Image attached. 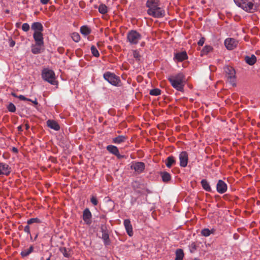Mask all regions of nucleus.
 <instances>
[{"label":"nucleus","instance_id":"obj_1","mask_svg":"<svg viewBox=\"0 0 260 260\" xmlns=\"http://www.w3.org/2000/svg\"><path fill=\"white\" fill-rule=\"evenodd\" d=\"M146 7L147 14L154 18H162L165 16V11L160 7L159 0H147Z\"/></svg>","mask_w":260,"mask_h":260},{"label":"nucleus","instance_id":"obj_2","mask_svg":"<svg viewBox=\"0 0 260 260\" xmlns=\"http://www.w3.org/2000/svg\"><path fill=\"white\" fill-rule=\"evenodd\" d=\"M173 88L179 91H183L185 85V77L182 73H179L168 77Z\"/></svg>","mask_w":260,"mask_h":260},{"label":"nucleus","instance_id":"obj_3","mask_svg":"<svg viewBox=\"0 0 260 260\" xmlns=\"http://www.w3.org/2000/svg\"><path fill=\"white\" fill-rule=\"evenodd\" d=\"M235 4L247 13L255 12L258 8L253 0H234Z\"/></svg>","mask_w":260,"mask_h":260},{"label":"nucleus","instance_id":"obj_4","mask_svg":"<svg viewBox=\"0 0 260 260\" xmlns=\"http://www.w3.org/2000/svg\"><path fill=\"white\" fill-rule=\"evenodd\" d=\"M42 77L43 80L52 85H55L57 84L55 73L52 70L47 68L44 69L42 72Z\"/></svg>","mask_w":260,"mask_h":260},{"label":"nucleus","instance_id":"obj_5","mask_svg":"<svg viewBox=\"0 0 260 260\" xmlns=\"http://www.w3.org/2000/svg\"><path fill=\"white\" fill-rule=\"evenodd\" d=\"M142 39V36L136 30H132L129 31L127 35V39L131 44H137Z\"/></svg>","mask_w":260,"mask_h":260},{"label":"nucleus","instance_id":"obj_6","mask_svg":"<svg viewBox=\"0 0 260 260\" xmlns=\"http://www.w3.org/2000/svg\"><path fill=\"white\" fill-rule=\"evenodd\" d=\"M224 71L228 81L233 86L236 85L235 74L236 72L234 69L230 66H226L224 68Z\"/></svg>","mask_w":260,"mask_h":260},{"label":"nucleus","instance_id":"obj_7","mask_svg":"<svg viewBox=\"0 0 260 260\" xmlns=\"http://www.w3.org/2000/svg\"><path fill=\"white\" fill-rule=\"evenodd\" d=\"M104 78L112 85L117 86L120 82L118 77L116 76L114 73L110 72H107L104 74Z\"/></svg>","mask_w":260,"mask_h":260},{"label":"nucleus","instance_id":"obj_8","mask_svg":"<svg viewBox=\"0 0 260 260\" xmlns=\"http://www.w3.org/2000/svg\"><path fill=\"white\" fill-rule=\"evenodd\" d=\"M101 230L102 233V239L104 241L105 245L107 246L110 245V241L109 236L106 225L102 224L101 226Z\"/></svg>","mask_w":260,"mask_h":260},{"label":"nucleus","instance_id":"obj_9","mask_svg":"<svg viewBox=\"0 0 260 260\" xmlns=\"http://www.w3.org/2000/svg\"><path fill=\"white\" fill-rule=\"evenodd\" d=\"M132 169L134 170L138 174L143 172L145 168V165L143 162L134 161L132 162L131 167Z\"/></svg>","mask_w":260,"mask_h":260},{"label":"nucleus","instance_id":"obj_10","mask_svg":"<svg viewBox=\"0 0 260 260\" xmlns=\"http://www.w3.org/2000/svg\"><path fill=\"white\" fill-rule=\"evenodd\" d=\"M180 166L181 167H185L188 164V156L186 151L181 152L179 155Z\"/></svg>","mask_w":260,"mask_h":260},{"label":"nucleus","instance_id":"obj_11","mask_svg":"<svg viewBox=\"0 0 260 260\" xmlns=\"http://www.w3.org/2000/svg\"><path fill=\"white\" fill-rule=\"evenodd\" d=\"M107 150L111 153L115 155L118 159H121L124 157V155L119 153L118 148L114 145H109L107 146Z\"/></svg>","mask_w":260,"mask_h":260},{"label":"nucleus","instance_id":"obj_12","mask_svg":"<svg viewBox=\"0 0 260 260\" xmlns=\"http://www.w3.org/2000/svg\"><path fill=\"white\" fill-rule=\"evenodd\" d=\"M238 42L233 38H228L224 41V45L229 50L234 49L237 45Z\"/></svg>","mask_w":260,"mask_h":260},{"label":"nucleus","instance_id":"obj_13","mask_svg":"<svg viewBox=\"0 0 260 260\" xmlns=\"http://www.w3.org/2000/svg\"><path fill=\"white\" fill-rule=\"evenodd\" d=\"M92 214L88 208H86L83 212L82 218L85 223L90 225L91 223Z\"/></svg>","mask_w":260,"mask_h":260},{"label":"nucleus","instance_id":"obj_14","mask_svg":"<svg viewBox=\"0 0 260 260\" xmlns=\"http://www.w3.org/2000/svg\"><path fill=\"white\" fill-rule=\"evenodd\" d=\"M11 169L9 166L5 163H0V175H5L8 176L11 173Z\"/></svg>","mask_w":260,"mask_h":260},{"label":"nucleus","instance_id":"obj_15","mask_svg":"<svg viewBox=\"0 0 260 260\" xmlns=\"http://www.w3.org/2000/svg\"><path fill=\"white\" fill-rule=\"evenodd\" d=\"M227 188L226 184L222 180H219L216 185L217 192L219 193H223L227 190Z\"/></svg>","mask_w":260,"mask_h":260},{"label":"nucleus","instance_id":"obj_16","mask_svg":"<svg viewBox=\"0 0 260 260\" xmlns=\"http://www.w3.org/2000/svg\"><path fill=\"white\" fill-rule=\"evenodd\" d=\"M33 37L36 43L39 45H44V38L42 32H34Z\"/></svg>","mask_w":260,"mask_h":260},{"label":"nucleus","instance_id":"obj_17","mask_svg":"<svg viewBox=\"0 0 260 260\" xmlns=\"http://www.w3.org/2000/svg\"><path fill=\"white\" fill-rule=\"evenodd\" d=\"M123 224L128 235L131 237L133 235V231L131 221L129 219H125Z\"/></svg>","mask_w":260,"mask_h":260},{"label":"nucleus","instance_id":"obj_18","mask_svg":"<svg viewBox=\"0 0 260 260\" xmlns=\"http://www.w3.org/2000/svg\"><path fill=\"white\" fill-rule=\"evenodd\" d=\"M31 28L34 32H42L43 26L42 24L39 22H36L32 23Z\"/></svg>","mask_w":260,"mask_h":260},{"label":"nucleus","instance_id":"obj_19","mask_svg":"<svg viewBox=\"0 0 260 260\" xmlns=\"http://www.w3.org/2000/svg\"><path fill=\"white\" fill-rule=\"evenodd\" d=\"M174 58L178 61H182L187 58V55L185 51L176 53Z\"/></svg>","mask_w":260,"mask_h":260},{"label":"nucleus","instance_id":"obj_20","mask_svg":"<svg viewBox=\"0 0 260 260\" xmlns=\"http://www.w3.org/2000/svg\"><path fill=\"white\" fill-rule=\"evenodd\" d=\"M47 126L55 131H58L60 129L59 124L54 120H48L47 121Z\"/></svg>","mask_w":260,"mask_h":260},{"label":"nucleus","instance_id":"obj_21","mask_svg":"<svg viewBox=\"0 0 260 260\" xmlns=\"http://www.w3.org/2000/svg\"><path fill=\"white\" fill-rule=\"evenodd\" d=\"M245 61L249 65L252 66L256 62V57L253 54L250 56H246L245 57Z\"/></svg>","mask_w":260,"mask_h":260},{"label":"nucleus","instance_id":"obj_22","mask_svg":"<svg viewBox=\"0 0 260 260\" xmlns=\"http://www.w3.org/2000/svg\"><path fill=\"white\" fill-rule=\"evenodd\" d=\"M176 160L175 157L173 156H170L166 159V166L170 168L173 165H175Z\"/></svg>","mask_w":260,"mask_h":260},{"label":"nucleus","instance_id":"obj_23","mask_svg":"<svg viewBox=\"0 0 260 260\" xmlns=\"http://www.w3.org/2000/svg\"><path fill=\"white\" fill-rule=\"evenodd\" d=\"M127 140L126 136L120 135L113 139V142L115 144H120L125 142Z\"/></svg>","mask_w":260,"mask_h":260},{"label":"nucleus","instance_id":"obj_24","mask_svg":"<svg viewBox=\"0 0 260 260\" xmlns=\"http://www.w3.org/2000/svg\"><path fill=\"white\" fill-rule=\"evenodd\" d=\"M202 187L204 190L210 192L211 191V188L209 182L206 179L202 180L201 182Z\"/></svg>","mask_w":260,"mask_h":260},{"label":"nucleus","instance_id":"obj_25","mask_svg":"<svg viewBox=\"0 0 260 260\" xmlns=\"http://www.w3.org/2000/svg\"><path fill=\"white\" fill-rule=\"evenodd\" d=\"M43 45H39L37 43L34 46H32L31 48V52L32 53L35 54H39L41 53L42 50V47Z\"/></svg>","mask_w":260,"mask_h":260},{"label":"nucleus","instance_id":"obj_26","mask_svg":"<svg viewBox=\"0 0 260 260\" xmlns=\"http://www.w3.org/2000/svg\"><path fill=\"white\" fill-rule=\"evenodd\" d=\"M34 250V247L31 246L28 249H24L21 252V255L22 257H25L29 255Z\"/></svg>","mask_w":260,"mask_h":260},{"label":"nucleus","instance_id":"obj_27","mask_svg":"<svg viewBox=\"0 0 260 260\" xmlns=\"http://www.w3.org/2000/svg\"><path fill=\"white\" fill-rule=\"evenodd\" d=\"M80 32L82 35L87 36L90 34L91 29L87 26L84 25L80 27Z\"/></svg>","mask_w":260,"mask_h":260},{"label":"nucleus","instance_id":"obj_28","mask_svg":"<svg viewBox=\"0 0 260 260\" xmlns=\"http://www.w3.org/2000/svg\"><path fill=\"white\" fill-rule=\"evenodd\" d=\"M160 175L164 182H168L171 178L170 174L167 172H161Z\"/></svg>","mask_w":260,"mask_h":260},{"label":"nucleus","instance_id":"obj_29","mask_svg":"<svg viewBox=\"0 0 260 260\" xmlns=\"http://www.w3.org/2000/svg\"><path fill=\"white\" fill-rule=\"evenodd\" d=\"M60 251L66 257H70L71 256V252L69 249H67L65 247H61L59 249Z\"/></svg>","mask_w":260,"mask_h":260},{"label":"nucleus","instance_id":"obj_30","mask_svg":"<svg viewBox=\"0 0 260 260\" xmlns=\"http://www.w3.org/2000/svg\"><path fill=\"white\" fill-rule=\"evenodd\" d=\"M184 256V253L182 249H178L176 251L175 260H182Z\"/></svg>","mask_w":260,"mask_h":260},{"label":"nucleus","instance_id":"obj_31","mask_svg":"<svg viewBox=\"0 0 260 260\" xmlns=\"http://www.w3.org/2000/svg\"><path fill=\"white\" fill-rule=\"evenodd\" d=\"M107 7L104 4H101L99 7V11L100 13L105 14L107 12Z\"/></svg>","mask_w":260,"mask_h":260},{"label":"nucleus","instance_id":"obj_32","mask_svg":"<svg viewBox=\"0 0 260 260\" xmlns=\"http://www.w3.org/2000/svg\"><path fill=\"white\" fill-rule=\"evenodd\" d=\"M212 50V47L210 46H205L201 51L202 55L207 54Z\"/></svg>","mask_w":260,"mask_h":260},{"label":"nucleus","instance_id":"obj_33","mask_svg":"<svg viewBox=\"0 0 260 260\" xmlns=\"http://www.w3.org/2000/svg\"><path fill=\"white\" fill-rule=\"evenodd\" d=\"M149 94L151 95L157 96L161 94V90L158 88L152 89L150 91Z\"/></svg>","mask_w":260,"mask_h":260},{"label":"nucleus","instance_id":"obj_34","mask_svg":"<svg viewBox=\"0 0 260 260\" xmlns=\"http://www.w3.org/2000/svg\"><path fill=\"white\" fill-rule=\"evenodd\" d=\"M71 37L73 40L75 42H78L80 40V36L77 32H73L72 34Z\"/></svg>","mask_w":260,"mask_h":260},{"label":"nucleus","instance_id":"obj_35","mask_svg":"<svg viewBox=\"0 0 260 260\" xmlns=\"http://www.w3.org/2000/svg\"><path fill=\"white\" fill-rule=\"evenodd\" d=\"M41 220L38 218H32L28 219L27 221V224H31L34 223H41Z\"/></svg>","mask_w":260,"mask_h":260},{"label":"nucleus","instance_id":"obj_36","mask_svg":"<svg viewBox=\"0 0 260 260\" xmlns=\"http://www.w3.org/2000/svg\"><path fill=\"white\" fill-rule=\"evenodd\" d=\"M91 52L92 55L95 57H99L100 55V53L94 46H92L91 47Z\"/></svg>","mask_w":260,"mask_h":260},{"label":"nucleus","instance_id":"obj_37","mask_svg":"<svg viewBox=\"0 0 260 260\" xmlns=\"http://www.w3.org/2000/svg\"><path fill=\"white\" fill-rule=\"evenodd\" d=\"M212 232L208 229H204L201 231V234L205 237H208L210 235Z\"/></svg>","mask_w":260,"mask_h":260},{"label":"nucleus","instance_id":"obj_38","mask_svg":"<svg viewBox=\"0 0 260 260\" xmlns=\"http://www.w3.org/2000/svg\"><path fill=\"white\" fill-rule=\"evenodd\" d=\"M133 55L134 58H135L137 61H140V58H141V55L138 50H134L133 51Z\"/></svg>","mask_w":260,"mask_h":260},{"label":"nucleus","instance_id":"obj_39","mask_svg":"<svg viewBox=\"0 0 260 260\" xmlns=\"http://www.w3.org/2000/svg\"><path fill=\"white\" fill-rule=\"evenodd\" d=\"M8 110L11 112H15L16 111V107L12 103H10L7 106Z\"/></svg>","mask_w":260,"mask_h":260},{"label":"nucleus","instance_id":"obj_40","mask_svg":"<svg viewBox=\"0 0 260 260\" xmlns=\"http://www.w3.org/2000/svg\"><path fill=\"white\" fill-rule=\"evenodd\" d=\"M189 250L191 253H193L197 250V245L194 242H192L189 245Z\"/></svg>","mask_w":260,"mask_h":260},{"label":"nucleus","instance_id":"obj_41","mask_svg":"<svg viewBox=\"0 0 260 260\" xmlns=\"http://www.w3.org/2000/svg\"><path fill=\"white\" fill-rule=\"evenodd\" d=\"M29 28H30L29 25L27 23H24L22 25V29L24 31L26 32V31H28Z\"/></svg>","mask_w":260,"mask_h":260},{"label":"nucleus","instance_id":"obj_42","mask_svg":"<svg viewBox=\"0 0 260 260\" xmlns=\"http://www.w3.org/2000/svg\"><path fill=\"white\" fill-rule=\"evenodd\" d=\"M133 187L136 189L140 187V184L138 181H135L132 183Z\"/></svg>","mask_w":260,"mask_h":260},{"label":"nucleus","instance_id":"obj_43","mask_svg":"<svg viewBox=\"0 0 260 260\" xmlns=\"http://www.w3.org/2000/svg\"><path fill=\"white\" fill-rule=\"evenodd\" d=\"M90 201L92 203V204H93L94 206H96L98 205V202L96 198V197L93 196L90 199Z\"/></svg>","mask_w":260,"mask_h":260},{"label":"nucleus","instance_id":"obj_44","mask_svg":"<svg viewBox=\"0 0 260 260\" xmlns=\"http://www.w3.org/2000/svg\"><path fill=\"white\" fill-rule=\"evenodd\" d=\"M18 98L20 100H22V101H31V100L30 99H28V98H25L24 95H20L18 96Z\"/></svg>","mask_w":260,"mask_h":260},{"label":"nucleus","instance_id":"obj_45","mask_svg":"<svg viewBox=\"0 0 260 260\" xmlns=\"http://www.w3.org/2000/svg\"><path fill=\"white\" fill-rule=\"evenodd\" d=\"M29 224H27L24 228V231L28 234H30Z\"/></svg>","mask_w":260,"mask_h":260},{"label":"nucleus","instance_id":"obj_46","mask_svg":"<svg viewBox=\"0 0 260 260\" xmlns=\"http://www.w3.org/2000/svg\"><path fill=\"white\" fill-rule=\"evenodd\" d=\"M204 42H205V39H204V38H202V39H201L199 41V42H198V45H199V46H203V44H204Z\"/></svg>","mask_w":260,"mask_h":260},{"label":"nucleus","instance_id":"obj_47","mask_svg":"<svg viewBox=\"0 0 260 260\" xmlns=\"http://www.w3.org/2000/svg\"><path fill=\"white\" fill-rule=\"evenodd\" d=\"M49 1V0H40V2L43 5L47 4Z\"/></svg>","mask_w":260,"mask_h":260},{"label":"nucleus","instance_id":"obj_48","mask_svg":"<svg viewBox=\"0 0 260 260\" xmlns=\"http://www.w3.org/2000/svg\"><path fill=\"white\" fill-rule=\"evenodd\" d=\"M15 44V42L14 41H11L10 43V46L11 47H13Z\"/></svg>","mask_w":260,"mask_h":260},{"label":"nucleus","instance_id":"obj_49","mask_svg":"<svg viewBox=\"0 0 260 260\" xmlns=\"http://www.w3.org/2000/svg\"><path fill=\"white\" fill-rule=\"evenodd\" d=\"M31 102L35 105H37L38 104L37 99H35L34 101L31 100Z\"/></svg>","mask_w":260,"mask_h":260},{"label":"nucleus","instance_id":"obj_50","mask_svg":"<svg viewBox=\"0 0 260 260\" xmlns=\"http://www.w3.org/2000/svg\"><path fill=\"white\" fill-rule=\"evenodd\" d=\"M17 128H18V131H19V132H21V131H22V125H20V126H19L17 127Z\"/></svg>","mask_w":260,"mask_h":260},{"label":"nucleus","instance_id":"obj_51","mask_svg":"<svg viewBox=\"0 0 260 260\" xmlns=\"http://www.w3.org/2000/svg\"><path fill=\"white\" fill-rule=\"evenodd\" d=\"M12 95L14 96V97H15V98H18V96L19 95H17L16 93H14V92H12Z\"/></svg>","mask_w":260,"mask_h":260},{"label":"nucleus","instance_id":"obj_52","mask_svg":"<svg viewBox=\"0 0 260 260\" xmlns=\"http://www.w3.org/2000/svg\"><path fill=\"white\" fill-rule=\"evenodd\" d=\"M25 127H26V129H28L29 128V127L28 124H25Z\"/></svg>","mask_w":260,"mask_h":260},{"label":"nucleus","instance_id":"obj_53","mask_svg":"<svg viewBox=\"0 0 260 260\" xmlns=\"http://www.w3.org/2000/svg\"><path fill=\"white\" fill-rule=\"evenodd\" d=\"M13 151H16H16H17V149H16V148H13Z\"/></svg>","mask_w":260,"mask_h":260},{"label":"nucleus","instance_id":"obj_54","mask_svg":"<svg viewBox=\"0 0 260 260\" xmlns=\"http://www.w3.org/2000/svg\"><path fill=\"white\" fill-rule=\"evenodd\" d=\"M6 13H9V10H6Z\"/></svg>","mask_w":260,"mask_h":260},{"label":"nucleus","instance_id":"obj_55","mask_svg":"<svg viewBox=\"0 0 260 260\" xmlns=\"http://www.w3.org/2000/svg\"><path fill=\"white\" fill-rule=\"evenodd\" d=\"M37 237V235H36V237H35V240L36 239Z\"/></svg>","mask_w":260,"mask_h":260},{"label":"nucleus","instance_id":"obj_56","mask_svg":"<svg viewBox=\"0 0 260 260\" xmlns=\"http://www.w3.org/2000/svg\"><path fill=\"white\" fill-rule=\"evenodd\" d=\"M100 44V43H97V45H98V46H100V44Z\"/></svg>","mask_w":260,"mask_h":260},{"label":"nucleus","instance_id":"obj_57","mask_svg":"<svg viewBox=\"0 0 260 260\" xmlns=\"http://www.w3.org/2000/svg\"><path fill=\"white\" fill-rule=\"evenodd\" d=\"M46 260H50V258H48Z\"/></svg>","mask_w":260,"mask_h":260},{"label":"nucleus","instance_id":"obj_58","mask_svg":"<svg viewBox=\"0 0 260 260\" xmlns=\"http://www.w3.org/2000/svg\"><path fill=\"white\" fill-rule=\"evenodd\" d=\"M194 260H199V259L198 258H195Z\"/></svg>","mask_w":260,"mask_h":260}]
</instances>
